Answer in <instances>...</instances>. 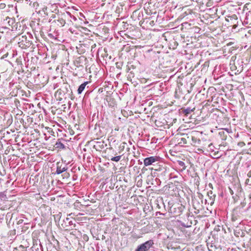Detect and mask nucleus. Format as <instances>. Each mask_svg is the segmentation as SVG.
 Returning <instances> with one entry per match:
<instances>
[{"instance_id": "dca6fc26", "label": "nucleus", "mask_w": 251, "mask_h": 251, "mask_svg": "<svg viewBox=\"0 0 251 251\" xmlns=\"http://www.w3.org/2000/svg\"><path fill=\"white\" fill-rule=\"evenodd\" d=\"M70 18H72L73 19H74V21H76L77 19L74 16H72L71 15V17H70Z\"/></svg>"}, {"instance_id": "6e6552de", "label": "nucleus", "mask_w": 251, "mask_h": 251, "mask_svg": "<svg viewBox=\"0 0 251 251\" xmlns=\"http://www.w3.org/2000/svg\"><path fill=\"white\" fill-rule=\"evenodd\" d=\"M194 109H195V108L191 109L190 108H187L184 110L183 113L185 115H188V114H189L190 113H191L192 111H193V110Z\"/></svg>"}, {"instance_id": "f8f14e48", "label": "nucleus", "mask_w": 251, "mask_h": 251, "mask_svg": "<svg viewBox=\"0 0 251 251\" xmlns=\"http://www.w3.org/2000/svg\"><path fill=\"white\" fill-rule=\"evenodd\" d=\"M181 140L182 141L183 144H186L187 143V141H186V139L185 138H181Z\"/></svg>"}, {"instance_id": "ddd939ff", "label": "nucleus", "mask_w": 251, "mask_h": 251, "mask_svg": "<svg viewBox=\"0 0 251 251\" xmlns=\"http://www.w3.org/2000/svg\"><path fill=\"white\" fill-rule=\"evenodd\" d=\"M245 144L244 142H240L238 143V145L240 147H243Z\"/></svg>"}, {"instance_id": "f257e3e1", "label": "nucleus", "mask_w": 251, "mask_h": 251, "mask_svg": "<svg viewBox=\"0 0 251 251\" xmlns=\"http://www.w3.org/2000/svg\"><path fill=\"white\" fill-rule=\"evenodd\" d=\"M153 244L154 242L153 240H148L138 246L135 251H147L149 250Z\"/></svg>"}, {"instance_id": "f03ea898", "label": "nucleus", "mask_w": 251, "mask_h": 251, "mask_svg": "<svg viewBox=\"0 0 251 251\" xmlns=\"http://www.w3.org/2000/svg\"><path fill=\"white\" fill-rule=\"evenodd\" d=\"M18 45L22 49H25L29 47L31 45V43L29 40L27 39L25 36H22L21 38L19 39Z\"/></svg>"}, {"instance_id": "412c9836", "label": "nucleus", "mask_w": 251, "mask_h": 251, "mask_svg": "<svg viewBox=\"0 0 251 251\" xmlns=\"http://www.w3.org/2000/svg\"><path fill=\"white\" fill-rule=\"evenodd\" d=\"M192 140L193 141V143H195V140H196V139L194 137H192Z\"/></svg>"}, {"instance_id": "423d86ee", "label": "nucleus", "mask_w": 251, "mask_h": 251, "mask_svg": "<svg viewBox=\"0 0 251 251\" xmlns=\"http://www.w3.org/2000/svg\"><path fill=\"white\" fill-rule=\"evenodd\" d=\"M87 82L81 84L78 87L77 92L79 94H81L85 88L86 85L87 84Z\"/></svg>"}, {"instance_id": "9d476101", "label": "nucleus", "mask_w": 251, "mask_h": 251, "mask_svg": "<svg viewBox=\"0 0 251 251\" xmlns=\"http://www.w3.org/2000/svg\"><path fill=\"white\" fill-rule=\"evenodd\" d=\"M121 155L113 157L111 158V160L115 162H118L121 158Z\"/></svg>"}, {"instance_id": "f3484780", "label": "nucleus", "mask_w": 251, "mask_h": 251, "mask_svg": "<svg viewBox=\"0 0 251 251\" xmlns=\"http://www.w3.org/2000/svg\"><path fill=\"white\" fill-rule=\"evenodd\" d=\"M64 176L66 177H68L69 176V173H65L64 174Z\"/></svg>"}, {"instance_id": "7ed1b4c3", "label": "nucleus", "mask_w": 251, "mask_h": 251, "mask_svg": "<svg viewBox=\"0 0 251 251\" xmlns=\"http://www.w3.org/2000/svg\"><path fill=\"white\" fill-rule=\"evenodd\" d=\"M159 157L157 156H151L146 158L144 159V164L145 166H148L153 164V163L158 161Z\"/></svg>"}, {"instance_id": "39448f33", "label": "nucleus", "mask_w": 251, "mask_h": 251, "mask_svg": "<svg viewBox=\"0 0 251 251\" xmlns=\"http://www.w3.org/2000/svg\"><path fill=\"white\" fill-rule=\"evenodd\" d=\"M214 147L213 145H212V144L210 143L208 146L207 150L211 152H214V153H213V155L214 156V158H220L221 156V155H219L218 151H215L214 150Z\"/></svg>"}, {"instance_id": "0eeeda50", "label": "nucleus", "mask_w": 251, "mask_h": 251, "mask_svg": "<svg viewBox=\"0 0 251 251\" xmlns=\"http://www.w3.org/2000/svg\"><path fill=\"white\" fill-rule=\"evenodd\" d=\"M66 170H67V169L65 167L62 168L61 166H59L58 165H57L56 173L57 174H60L66 171Z\"/></svg>"}, {"instance_id": "6ab92c4d", "label": "nucleus", "mask_w": 251, "mask_h": 251, "mask_svg": "<svg viewBox=\"0 0 251 251\" xmlns=\"http://www.w3.org/2000/svg\"><path fill=\"white\" fill-rule=\"evenodd\" d=\"M237 26V25L236 24H234L232 26V28L233 29H235L236 28V27Z\"/></svg>"}, {"instance_id": "4468645a", "label": "nucleus", "mask_w": 251, "mask_h": 251, "mask_svg": "<svg viewBox=\"0 0 251 251\" xmlns=\"http://www.w3.org/2000/svg\"><path fill=\"white\" fill-rule=\"evenodd\" d=\"M106 100L107 101L109 102L110 100H113V99L111 98V97H108L106 99Z\"/></svg>"}, {"instance_id": "20e7f679", "label": "nucleus", "mask_w": 251, "mask_h": 251, "mask_svg": "<svg viewBox=\"0 0 251 251\" xmlns=\"http://www.w3.org/2000/svg\"><path fill=\"white\" fill-rule=\"evenodd\" d=\"M69 17H71V14L69 12H66L61 15V18H59L57 21L62 26H63L65 25V19Z\"/></svg>"}, {"instance_id": "9b49d317", "label": "nucleus", "mask_w": 251, "mask_h": 251, "mask_svg": "<svg viewBox=\"0 0 251 251\" xmlns=\"http://www.w3.org/2000/svg\"><path fill=\"white\" fill-rule=\"evenodd\" d=\"M69 220H70V219H69V218H67L66 219V221L67 222H69V225H73V222H72V221H69Z\"/></svg>"}, {"instance_id": "aec40b11", "label": "nucleus", "mask_w": 251, "mask_h": 251, "mask_svg": "<svg viewBox=\"0 0 251 251\" xmlns=\"http://www.w3.org/2000/svg\"><path fill=\"white\" fill-rule=\"evenodd\" d=\"M192 140L193 141V143H195V140H196V139L194 137H192Z\"/></svg>"}, {"instance_id": "a211bd4d", "label": "nucleus", "mask_w": 251, "mask_h": 251, "mask_svg": "<svg viewBox=\"0 0 251 251\" xmlns=\"http://www.w3.org/2000/svg\"><path fill=\"white\" fill-rule=\"evenodd\" d=\"M179 164L181 166H183L184 165V163L182 162V161H180L179 163Z\"/></svg>"}, {"instance_id": "1a4fd4ad", "label": "nucleus", "mask_w": 251, "mask_h": 251, "mask_svg": "<svg viewBox=\"0 0 251 251\" xmlns=\"http://www.w3.org/2000/svg\"><path fill=\"white\" fill-rule=\"evenodd\" d=\"M126 145V143L125 142H123L120 145V146L119 147V149H120L119 153H121L122 151H123L124 150Z\"/></svg>"}, {"instance_id": "2eb2a0df", "label": "nucleus", "mask_w": 251, "mask_h": 251, "mask_svg": "<svg viewBox=\"0 0 251 251\" xmlns=\"http://www.w3.org/2000/svg\"><path fill=\"white\" fill-rule=\"evenodd\" d=\"M247 176L249 177H251V170L249 172V173L247 174Z\"/></svg>"}]
</instances>
